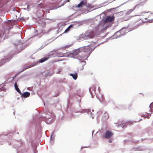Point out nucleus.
Instances as JSON below:
<instances>
[{
    "label": "nucleus",
    "mask_w": 153,
    "mask_h": 153,
    "mask_svg": "<svg viewBox=\"0 0 153 153\" xmlns=\"http://www.w3.org/2000/svg\"><path fill=\"white\" fill-rule=\"evenodd\" d=\"M91 45L83 46L74 50L71 53L73 57L77 55L79 53L81 54L78 56V58L81 62H83L87 59L92 52Z\"/></svg>",
    "instance_id": "f257e3e1"
},
{
    "label": "nucleus",
    "mask_w": 153,
    "mask_h": 153,
    "mask_svg": "<svg viewBox=\"0 0 153 153\" xmlns=\"http://www.w3.org/2000/svg\"><path fill=\"white\" fill-rule=\"evenodd\" d=\"M142 16H143V18L145 20H151L153 22V14L149 12H145L142 13Z\"/></svg>",
    "instance_id": "f03ea898"
},
{
    "label": "nucleus",
    "mask_w": 153,
    "mask_h": 153,
    "mask_svg": "<svg viewBox=\"0 0 153 153\" xmlns=\"http://www.w3.org/2000/svg\"><path fill=\"white\" fill-rule=\"evenodd\" d=\"M94 36V31L93 30L87 31L84 34L83 38L85 39H88L93 38Z\"/></svg>",
    "instance_id": "7ed1b4c3"
},
{
    "label": "nucleus",
    "mask_w": 153,
    "mask_h": 153,
    "mask_svg": "<svg viewBox=\"0 0 153 153\" xmlns=\"http://www.w3.org/2000/svg\"><path fill=\"white\" fill-rule=\"evenodd\" d=\"M114 19V16H108L105 20L104 22L105 23H109L113 21Z\"/></svg>",
    "instance_id": "20e7f679"
},
{
    "label": "nucleus",
    "mask_w": 153,
    "mask_h": 153,
    "mask_svg": "<svg viewBox=\"0 0 153 153\" xmlns=\"http://www.w3.org/2000/svg\"><path fill=\"white\" fill-rule=\"evenodd\" d=\"M113 135V132L109 131H107L105 134V137L106 138H108L111 137Z\"/></svg>",
    "instance_id": "39448f33"
},
{
    "label": "nucleus",
    "mask_w": 153,
    "mask_h": 153,
    "mask_svg": "<svg viewBox=\"0 0 153 153\" xmlns=\"http://www.w3.org/2000/svg\"><path fill=\"white\" fill-rule=\"evenodd\" d=\"M87 4V2L86 1H82L78 5V7H82L85 6H86Z\"/></svg>",
    "instance_id": "423d86ee"
},
{
    "label": "nucleus",
    "mask_w": 153,
    "mask_h": 153,
    "mask_svg": "<svg viewBox=\"0 0 153 153\" xmlns=\"http://www.w3.org/2000/svg\"><path fill=\"white\" fill-rule=\"evenodd\" d=\"M30 93L28 92H26L23 93L22 96L24 97H27L30 95Z\"/></svg>",
    "instance_id": "0eeeda50"
},
{
    "label": "nucleus",
    "mask_w": 153,
    "mask_h": 153,
    "mask_svg": "<svg viewBox=\"0 0 153 153\" xmlns=\"http://www.w3.org/2000/svg\"><path fill=\"white\" fill-rule=\"evenodd\" d=\"M14 87L15 89L20 94H21V92L20 91V90L18 88V86L17 85V83L16 82H15L14 84Z\"/></svg>",
    "instance_id": "6e6552de"
},
{
    "label": "nucleus",
    "mask_w": 153,
    "mask_h": 153,
    "mask_svg": "<svg viewBox=\"0 0 153 153\" xmlns=\"http://www.w3.org/2000/svg\"><path fill=\"white\" fill-rule=\"evenodd\" d=\"M48 4H44L41 3L39 5V7L41 8H44L46 7Z\"/></svg>",
    "instance_id": "1a4fd4ad"
},
{
    "label": "nucleus",
    "mask_w": 153,
    "mask_h": 153,
    "mask_svg": "<svg viewBox=\"0 0 153 153\" xmlns=\"http://www.w3.org/2000/svg\"><path fill=\"white\" fill-rule=\"evenodd\" d=\"M73 27V25H70L65 31L64 33H67L68 31L70 29L72 28Z\"/></svg>",
    "instance_id": "9d476101"
},
{
    "label": "nucleus",
    "mask_w": 153,
    "mask_h": 153,
    "mask_svg": "<svg viewBox=\"0 0 153 153\" xmlns=\"http://www.w3.org/2000/svg\"><path fill=\"white\" fill-rule=\"evenodd\" d=\"M70 75L72 76L74 79H76L77 78V75L76 74H71Z\"/></svg>",
    "instance_id": "9b49d317"
},
{
    "label": "nucleus",
    "mask_w": 153,
    "mask_h": 153,
    "mask_svg": "<svg viewBox=\"0 0 153 153\" xmlns=\"http://www.w3.org/2000/svg\"><path fill=\"white\" fill-rule=\"evenodd\" d=\"M50 58V57H45V58H42L39 61V62L41 63L42 62L47 60H48V58Z\"/></svg>",
    "instance_id": "f8f14e48"
},
{
    "label": "nucleus",
    "mask_w": 153,
    "mask_h": 153,
    "mask_svg": "<svg viewBox=\"0 0 153 153\" xmlns=\"http://www.w3.org/2000/svg\"><path fill=\"white\" fill-rule=\"evenodd\" d=\"M103 117L106 119H108V113L107 112H106L105 113L104 115L103 116Z\"/></svg>",
    "instance_id": "ddd939ff"
},
{
    "label": "nucleus",
    "mask_w": 153,
    "mask_h": 153,
    "mask_svg": "<svg viewBox=\"0 0 153 153\" xmlns=\"http://www.w3.org/2000/svg\"><path fill=\"white\" fill-rule=\"evenodd\" d=\"M10 22V21H9L8 23V24H9L8 25H11V27H10L9 29H10L11 28H13V25H12V24H11Z\"/></svg>",
    "instance_id": "4468645a"
},
{
    "label": "nucleus",
    "mask_w": 153,
    "mask_h": 153,
    "mask_svg": "<svg viewBox=\"0 0 153 153\" xmlns=\"http://www.w3.org/2000/svg\"><path fill=\"white\" fill-rule=\"evenodd\" d=\"M112 142V140H109V143H111Z\"/></svg>",
    "instance_id": "2eb2a0df"
},
{
    "label": "nucleus",
    "mask_w": 153,
    "mask_h": 153,
    "mask_svg": "<svg viewBox=\"0 0 153 153\" xmlns=\"http://www.w3.org/2000/svg\"><path fill=\"white\" fill-rule=\"evenodd\" d=\"M3 34H4V33H0V36H2Z\"/></svg>",
    "instance_id": "dca6fc26"
},
{
    "label": "nucleus",
    "mask_w": 153,
    "mask_h": 153,
    "mask_svg": "<svg viewBox=\"0 0 153 153\" xmlns=\"http://www.w3.org/2000/svg\"><path fill=\"white\" fill-rule=\"evenodd\" d=\"M30 67H28V68H30Z\"/></svg>",
    "instance_id": "f3484780"
},
{
    "label": "nucleus",
    "mask_w": 153,
    "mask_h": 153,
    "mask_svg": "<svg viewBox=\"0 0 153 153\" xmlns=\"http://www.w3.org/2000/svg\"><path fill=\"white\" fill-rule=\"evenodd\" d=\"M91 88H90V90H91Z\"/></svg>",
    "instance_id": "a211bd4d"
},
{
    "label": "nucleus",
    "mask_w": 153,
    "mask_h": 153,
    "mask_svg": "<svg viewBox=\"0 0 153 153\" xmlns=\"http://www.w3.org/2000/svg\"><path fill=\"white\" fill-rule=\"evenodd\" d=\"M147 118H149V117H148Z\"/></svg>",
    "instance_id": "6ab92c4d"
}]
</instances>
